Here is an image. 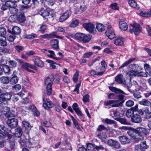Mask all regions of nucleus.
<instances>
[{"mask_svg":"<svg viewBox=\"0 0 151 151\" xmlns=\"http://www.w3.org/2000/svg\"><path fill=\"white\" fill-rule=\"evenodd\" d=\"M21 88V86L19 84H17L12 86V90L16 91H19Z\"/></svg>","mask_w":151,"mask_h":151,"instance_id":"nucleus-59","label":"nucleus"},{"mask_svg":"<svg viewBox=\"0 0 151 151\" xmlns=\"http://www.w3.org/2000/svg\"><path fill=\"white\" fill-rule=\"evenodd\" d=\"M29 94V92L24 88H22L21 91L17 93L18 95L23 99V102L25 104L28 103L29 101L28 97Z\"/></svg>","mask_w":151,"mask_h":151,"instance_id":"nucleus-8","label":"nucleus"},{"mask_svg":"<svg viewBox=\"0 0 151 151\" xmlns=\"http://www.w3.org/2000/svg\"><path fill=\"white\" fill-rule=\"evenodd\" d=\"M131 26L132 27L129 29V32L131 34L133 32L135 35H138L142 30V28L140 25L137 23H134L131 24Z\"/></svg>","mask_w":151,"mask_h":151,"instance_id":"nucleus-7","label":"nucleus"},{"mask_svg":"<svg viewBox=\"0 0 151 151\" xmlns=\"http://www.w3.org/2000/svg\"><path fill=\"white\" fill-rule=\"evenodd\" d=\"M17 15H13L10 16L9 18V20L11 22H14L17 20Z\"/></svg>","mask_w":151,"mask_h":151,"instance_id":"nucleus-48","label":"nucleus"},{"mask_svg":"<svg viewBox=\"0 0 151 151\" xmlns=\"http://www.w3.org/2000/svg\"><path fill=\"white\" fill-rule=\"evenodd\" d=\"M22 124L23 126L27 129H30L31 126L30 125L29 123L25 121L22 122Z\"/></svg>","mask_w":151,"mask_h":151,"instance_id":"nucleus-58","label":"nucleus"},{"mask_svg":"<svg viewBox=\"0 0 151 151\" xmlns=\"http://www.w3.org/2000/svg\"><path fill=\"white\" fill-rule=\"evenodd\" d=\"M87 149L89 151L104 150V148L101 146H97L94 144L89 143L87 145Z\"/></svg>","mask_w":151,"mask_h":151,"instance_id":"nucleus-10","label":"nucleus"},{"mask_svg":"<svg viewBox=\"0 0 151 151\" xmlns=\"http://www.w3.org/2000/svg\"><path fill=\"white\" fill-rule=\"evenodd\" d=\"M134 132L141 135L148 134L149 132L145 128L143 127H138L135 129Z\"/></svg>","mask_w":151,"mask_h":151,"instance_id":"nucleus-16","label":"nucleus"},{"mask_svg":"<svg viewBox=\"0 0 151 151\" xmlns=\"http://www.w3.org/2000/svg\"><path fill=\"white\" fill-rule=\"evenodd\" d=\"M115 81L119 83H125V80L122 74H119L115 77Z\"/></svg>","mask_w":151,"mask_h":151,"instance_id":"nucleus-25","label":"nucleus"},{"mask_svg":"<svg viewBox=\"0 0 151 151\" xmlns=\"http://www.w3.org/2000/svg\"><path fill=\"white\" fill-rule=\"evenodd\" d=\"M35 65L42 67L44 66V64L43 62L40 60V58L37 56H35L32 59Z\"/></svg>","mask_w":151,"mask_h":151,"instance_id":"nucleus-14","label":"nucleus"},{"mask_svg":"<svg viewBox=\"0 0 151 151\" xmlns=\"http://www.w3.org/2000/svg\"><path fill=\"white\" fill-rule=\"evenodd\" d=\"M71 14V12L70 11H67L63 13L59 18V21L63 22L67 20Z\"/></svg>","mask_w":151,"mask_h":151,"instance_id":"nucleus-18","label":"nucleus"},{"mask_svg":"<svg viewBox=\"0 0 151 151\" xmlns=\"http://www.w3.org/2000/svg\"><path fill=\"white\" fill-rule=\"evenodd\" d=\"M79 21L78 19H73L70 25L71 27H75L77 26L79 24Z\"/></svg>","mask_w":151,"mask_h":151,"instance_id":"nucleus-40","label":"nucleus"},{"mask_svg":"<svg viewBox=\"0 0 151 151\" xmlns=\"http://www.w3.org/2000/svg\"><path fill=\"white\" fill-rule=\"evenodd\" d=\"M54 104L49 99L44 98L43 99L42 106L46 110L52 108Z\"/></svg>","mask_w":151,"mask_h":151,"instance_id":"nucleus-11","label":"nucleus"},{"mask_svg":"<svg viewBox=\"0 0 151 151\" xmlns=\"http://www.w3.org/2000/svg\"><path fill=\"white\" fill-rule=\"evenodd\" d=\"M90 74L92 76H94L96 75L97 76H101L104 74V72H99L96 73L95 71L92 70L90 71Z\"/></svg>","mask_w":151,"mask_h":151,"instance_id":"nucleus-51","label":"nucleus"},{"mask_svg":"<svg viewBox=\"0 0 151 151\" xmlns=\"http://www.w3.org/2000/svg\"><path fill=\"white\" fill-rule=\"evenodd\" d=\"M12 31L14 34H18L20 33V28L16 26H14L12 29Z\"/></svg>","mask_w":151,"mask_h":151,"instance_id":"nucleus-43","label":"nucleus"},{"mask_svg":"<svg viewBox=\"0 0 151 151\" xmlns=\"http://www.w3.org/2000/svg\"><path fill=\"white\" fill-rule=\"evenodd\" d=\"M9 110V109L8 107H4L1 104H0V117L5 115L6 117L8 118L14 117L15 115L13 114L10 113L8 114Z\"/></svg>","mask_w":151,"mask_h":151,"instance_id":"nucleus-5","label":"nucleus"},{"mask_svg":"<svg viewBox=\"0 0 151 151\" xmlns=\"http://www.w3.org/2000/svg\"><path fill=\"white\" fill-rule=\"evenodd\" d=\"M15 71L13 72V74L12 75L11 78L9 79L10 83L11 84H14L17 83L18 81V79L17 77L15 75Z\"/></svg>","mask_w":151,"mask_h":151,"instance_id":"nucleus-29","label":"nucleus"},{"mask_svg":"<svg viewBox=\"0 0 151 151\" xmlns=\"http://www.w3.org/2000/svg\"><path fill=\"white\" fill-rule=\"evenodd\" d=\"M46 62L50 63V67L52 69H56V66L55 64H57L60 65V64H57L55 62L50 59L46 60Z\"/></svg>","mask_w":151,"mask_h":151,"instance_id":"nucleus-34","label":"nucleus"},{"mask_svg":"<svg viewBox=\"0 0 151 151\" xmlns=\"http://www.w3.org/2000/svg\"><path fill=\"white\" fill-rule=\"evenodd\" d=\"M79 72L76 71L73 76V80L74 82H76L78 78Z\"/></svg>","mask_w":151,"mask_h":151,"instance_id":"nucleus-57","label":"nucleus"},{"mask_svg":"<svg viewBox=\"0 0 151 151\" xmlns=\"http://www.w3.org/2000/svg\"><path fill=\"white\" fill-rule=\"evenodd\" d=\"M16 60L20 63V65L23 69H25L28 72H33V71L30 69V68L32 69L35 70L36 69V67L34 65L30 63L24 62L21 60L17 59Z\"/></svg>","mask_w":151,"mask_h":151,"instance_id":"nucleus-3","label":"nucleus"},{"mask_svg":"<svg viewBox=\"0 0 151 151\" xmlns=\"http://www.w3.org/2000/svg\"><path fill=\"white\" fill-rule=\"evenodd\" d=\"M6 40V39L5 36H0V45L2 46H6L7 43Z\"/></svg>","mask_w":151,"mask_h":151,"instance_id":"nucleus-38","label":"nucleus"},{"mask_svg":"<svg viewBox=\"0 0 151 151\" xmlns=\"http://www.w3.org/2000/svg\"><path fill=\"white\" fill-rule=\"evenodd\" d=\"M98 136L100 139H106L107 137V135L106 133L101 132L98 134Z\"/></svg>","mask_w":151,"mask_h":151,"instance_id":"nucleus-60","label":"nucleus"},{"mask_svg":"<svg viewBox=\"0 0 151 151\" xmlns=\"http://www.w3.org/2000/svg\"><path fill=\"white\" fill-rule=\"evenodd\" d=\"M75 37L78 40L86 43L88 42L91 38V35H85L81 33H77L75 35Z\"/></svg>","mask_w":151,"mask_h":151,"instance_id":"nucleus-6","label":"nucleus"},{"mask_svg":"<svg viewBox=\"0 0 151 151\" xmlns=\"http://www.w3.org/2000/svg\"><path fill=\"white\" fill-rule=\"evenodd\" d=\"M134 58L130 59L127 61L119 68V69H120L122 68L125 67L128 65L129 63L132 62L134 60Z\"/></svg>","mask_w":151,"mask_h":151,"instance_id":"nucleus-41","label":"nucleus"},{"mask_svg":"<svg viewBox=\"0 0 151 151\" xmlns=\"http://www.w3.org/2000/svg\"><path fill=\"white\" fill-rule=\"evenodd\" d=\"M119 26L121 29L125 31L128 28V26L126 22L123 21H121L119 22Z\"/></svg>","mask_w":151,"mask_h":151,"instance_id":"nucleus-30","label":"nucleus"},{"mask_svg":"<svg viewBox=\"0 0 151 151\" xmlns=\"http://www.w3.org/2000/svg\"><path fill=\"white\" fill-rule=\"evenodd\" d=\"M49 11V8H47L46 6H45L43 8H42L40 10L39 14L44 18H45L48 16L50 14Z\"/></svg>","mask_w":151,"mask_h":151,"instance_id":"nucleus-15","label":"nucleus"},{"mask_svg":"<svg viewBox=\"0 0 151 151\" xmlns=\"http://www.w3.org/2000/svg\"><path fill=\"white\" fill-rule=\"evenodd\" d=\"M22 129L20 128H18L15 130L14 136L15 137H19L22 135Z\"/></svg>","mask_w":151,"mask_h":151,"instance_id":"nucleus-39","label":"nucleus"},{"mask_svg":"<svg viewBox=\"0 0 151 151\" xmlns=\"http://www.w3.org/2000/svg\"><path fill=\"white\" fill-rule=\"evenodd\" d=\"M3 72L5 74H9L10 69L9 67L7 65H4L2 68Z\"/></svg>","mask_w":151,"mask_h":151,"instance_id":"nucleus-47","label":"nucleus"},{"mask_svg":"<svg viewBox=\"0 0 151 151\" xmlns=\"http://www.w3.org/2000/svg\"><path fill=\"white\" fill-rule=\"evenodd\" d=\"M108 144L109 145L116 149H119L120 147V145L118 142L112 139L108 141Z\"/></svg>","mask_w":151,"mask_h":151,"instance_id":"nucleus-21","label":"nucleus"},{"mask_svg":"<svg viewBox=\"0 0 151 151\" xmlns=\"http://www.w3.org/2000/svg\"><path fill=\"white\" fill-rule=\"evenodd\" d=\"M131 121L133 122L139 123L142 122V119L140 115L138 114H136L132 117Z\"/></svg>","mask_w":151,"mask_h":151,"instance_id":"nucleus-23","label":"nucleus"},{"mask_svg":"<svg viewBox=\"0 0 151 151\" xmlns=\"http://www.w3.org/2000/svg\"><path fill=\"white\" fill-rule=\"evenodd\" d=\"M140 15L143 17H147L151 16V10L148 12H141L139 14Z\"/></svg>","mask_w":151,"mask_h":151,"instance_id":"nucleus-46","label":"nucleus"},{"mask_svg":"<svg viewBox=\"0 0 151 151\" xmlns=\"http://www.w3.org/2000/svg\"><path fill=\"white\" fill-rule=\"evenodd\" d=\"M119 138L120 142L123 145L129 143L130 142V139L125 136H120Z\"/></svg>","mask_w":151,"mask_h":151,"instance_id":"nucleus-24","label":"nucleus"},{"mask_svg":"<svg viewBox=\"0 0 151 151\" xmlns=\"http://www.w3.org/2000/svg\"><path fill=\"white\" fill-rule=\"evenodd\" d=\"M87 7L84 2H82L80 4L79 7L75 11V13L76 14H81L86 9Z\"/></svg>","mask_w":151,"mask_h":151,"instance_id":"nucleus-20","label":"nucleus"},{"mask_svg":"<svg viewBox=\"0 0 151 151\" xmlns=\"http://www.w3.org/2000/svg\"><path fill=\"white\" fill-rule=\"evenodd\" d=\"M115 119L123 124H126L127 123L125 118H116Z\"/></svg>","mask_w":151,"mask_h":151,"instance_id":"nucleus-49","label":"nucleus"},{"mask_svg":"<svg viewBox=\"0 0 151 151\" xmlns=\"http://www.w3.org/2000/svg\"><path fill=\"white\" fill-rule=\"evenodd\" d=\"M17 21L20 22H23L25 20V17L23 13H19L17 14Z\"/></svg>","mask_w":151,"mask_h":151,"instance_id":"nucleus-33","label":"nucleus"},{"mask_svg":"<svg viewBox=\"0 0 151 151\" xmlns=\"http://www.w3.org/2000/svg\"><path fill=\"white\" fill-rule=\"evenodd\" d=\"M6 32L5 28L4 27H1L0 28V36H5L6 34Z\"/></svg>","mask_w":151,"mask_h":151,"instance_id":"nucleus-55","label":"nucleus"},{"mask_svg":"<svg viewBox=\"0 0 151 151\" xmlns=\"http://www.w3.org/2000/svg\"><path fill=\"white\" fill-rule=\"evenodd\" d=\"M9 65L12 68H14L16 66L17 63L16 61L13 60H9L8 61Z\"/></svg>","mask_w":151,"mask_h":151,"instance_id":"nucleus-62","label":"nucleus"},{"mask_svg":"<svg viewBox=\"0 0 151 151\" xmlns=\"http://www.w3.org/2000/svg\"><path fill=\"white\" fill-rule=\"evenodd\" d=\"M105 33L107 36L111 39H113L115 37L114 32L111 29L107 30Z\"/></svg>","mask_w":151,"mask_h":151,"instance_id":"nucleus-27","label":"nucleus"},{"mask_svg":"<svg viewBox=\"0 0 151 151\" xmlns=\"http://www.w3.org/2000/svg\"><path fill=\"white\" fill-rule=\"evenodd\" d=\"M5 127L0 126V147H3L6 145V142L4 138L6 136L7 133L5 130Z\"/></svg>","mask_w":151,"mask_h":151,"instance_id":"nucleus-4","label":"nucleus"},{"mask_svg":"<svg viewBox=\"0 0 151 151\" xmlns=\"http://www.w3.org/2000/svg\"><path fill=\"white\" fill-rule=\"evenodd\" d=\"M37 35L35 34H32L31 35H26L24 36V38L30 39H32L36 38Z\"/></svg>","mask_w":151,"mask_h":151,"instance_id":"nucleus-56","label":"nucleus"},{"mask_svg":"<svg viewBox=\"0 0 151 151\" xmlns=\"http://www.w3.org/2000/svg\"><path fill=\"white\" fill-rule=\"evenodd\" d=\"M0 80L3 83L6 84L10 82L9 78L8 77H2L0 78Z\"/></svg>","mask_w":151,"mask_h":151,"instance_id":"nucleus-42","label":"nucleus"},{"mask_svg":"<svg viewBox=\"0 0 151 151\" xmlns=\"http://www.w3.org/2000/svg\"><path fill=\"white\" fill-rule=\"evenodd\" d=\"M5 4L9 8L11 7H13V6H15L14 3L11 2L10 0H9L5 2Z\"/></svg>","mask_w":151,"mask_h":151,"instance_id":"nucleus-52","label":"nucleus"},{"mask_svg":"<svg viewBox=\"0 0 151 151\" xmlns=\"http://www.w3.org/2000/svg\"><path fill=\"white\" fill-rule=\"evenodd\" d=\"M55 37V35L53 33H52L50 34H45L42 35L41 36V37L43 38H51Z\"/></svg>","mask_w":151,"mask_h":151,"instance_id":"nucleus-45","label":"nucleus"},{"mask_svg":"<svg viewBox=\"0 0 151 151\" xmlns=\"http://www.w3.org/2000/svg\"><path fill=\"white\" fill-rule=\"evenodd\" d=\"M139 103L141 105L145 106H148L150 105V103L149 101L145 99H143L139 102Z\"/></svg>","mask_w":151,"mask_h":151,"instance_id":"nucleus-44","label":"nucleus"},{"mask_svg":"<svg viewBox=\"0 0 151 151\" xmlns=\"http://www.w3.org/2000/svg\"><path fill=\"white\" fill-rule=\"evenodd\" d=\"M124 42V39L122 37H119L115 40L114 43L116 45H123Z\"/></svg>","mask_w":151,"mask_h":151,"instance_id":"nucleus-28","label":"nucleus"},{"mask_svg":"<svg viewBox=\"0 0 151 151\" xmlns=\"http://www.w3.org/2000/svg\"><path fill=\"white\" fill-rule=\"evenodd\" d=\"M41 51L45 53L48 57L55 59L56 60H59L60 59V58L55 57V52L52 50H47L46 49H42L41 50Z\"/></svg>","mask_w":151,"mask_h":151,"instance_id":"nucleus-13","label":"nucleus"},{"mask_svg":"<svg viewBox=\"0 0 151 151\" xmlns=\"http://www.w3.org/2000/svg\"><path fill=\"white\" fill-rule=\"evenodd\" d=\"M19 142L20 143H21L22 145H23L22 143H23L24 144L25 143L26 145L28 146L31 145L30 142V140L29 139H25L22 141L20 140V141H19Z\"/></svg>","mask_w":151,"mask_h":151,"instance_id":"nucleus-54","label":"nucleus"},{"mask_svg":"<svg viewBox=\"0 0 151 151\" xmlns=\"http://www.w3.org/2000/svg\"><path fill=\"white\" fill-rule=\"evenodd\" d=\"M72 107L76 113V114L79 116H81L82 114L79 109L78 107V105L76 103H75L73 104L72 106Z\"/></svg>","mask_w":151,"mask_h":151,"instance_id":"nucleus-26","label":"nucleus"},{"mask_svg":"<svg viewBox=\"0 0 151 151\" xmlns=\"http://www.w3.org/2000/svg\"><path fill=\"white\" fill-rule=\"evenodd\" d=\"M83 26L86 30L91 33H93L95 30L94 24L91 22L84 23Z\"/></svg>","mask_w":151,"mask_h":151,"instance_id":"nucleus-12","label":"nucleus"},{"mask_svg":"<svg viewBox=\"0 0 151 151\" xmlns=\"http://www.w3.org/2000/svg\"><path fill=\"white\" fill-rule=\"evenodd\" d=\"M139 114L144 116V117L146 119H150L151 118V112L149 109L145 108L143 110L139 111Z\"/></svg>","mask_w":151,"mask_h":151,"instance_id":"nucleus-19","label":"nucleus"},{"mask_svg":"<svg viewBox=\"0 0 151 151\" xmlns=\"http://www.w3.org/2000/svg\"><path fill=\"white\" fill-rule=\"evenodd\" d=\"M6 122L8 125L12 128L15 127L18 124L17 119L14 118L8 119Z\"/></svg>","mask_w":151,"mask_h":151,"instance_id":"nucleus-17","label":"nucleus"},{"mask_svg":"<svg viewBox=\"0 0 151 151\" xmlns=\"http://www.w3.org/2000/svg\"><path fill=\"white\" fill-rule=\"evenodd\" d=\"M54 78L53 76L50 75L46 78L44 80V84L46 86V94L50 95L52 93V85L53 83Z\"/></svg>","mask_w":151,"mask_h":151,"instance_id":"nucleus-2","label":"nucleus"},{"mask_svg":"<svg viewBox=\"0 0 151 151\" xmlns=\"http://www.w3.org/2000/svg\"><path fill=\"white\" fill-rule=\"evenodd\" d=\"M139 146H140V147L145 150V149L147 148V145L146 144V142L144 141L142 142Z\"/></svg>","mask_w":151,"mask_h":151,"instance_id":"nucleus-63","label":"nucleus"},{"mask_svg":"<svg viewBox=\"0 0 151 151\" xmlns=\"http://www.w3.org/2000/svg\"><path fill=\"white\" fill-rule=\"evenodd\" d=\"M128 3L132 7L135 8L137 6V3L135 0H129Z\"/></svg>","mask_w":151,"mask_h":151,"instance_id":"nucleus-53","label":"nucleus"},{"mask_svg":"<svg viewBox=\"0 0 151 151\" xmlns=\"http://www.w3.org/2000/svg\"><path fill=\"white\" fill-rule=\"evenodd\" d=\"M9 10L10 13L12 14L17 15L18 13V10L17 8L15 7V6L13 7H11L9 8Z\"/></svg>","mask_w":151,"mask_h":151,"instance_id":"nucleus-36","label":"nucleus"},{"mask_svg":"<svg viewBox=\"0 0 151 151\" xmlns=\"http://www.w3.org/2000/svg\"><path fill=\"white\" fill-rule=\"evenodd\" d=\"M96 28L100 32L104 31L105 29L104 25L100 23H98L96 24Z\"/></svg>","mask_w":151,"mask_h":151,"instance_id":"nucleus-35","label":"nucleus"},{"mask_svg":"<svg viewBox=\"0 0 151 151\" xmlns=\"http://www.w3.org/2000/svg\"><path fill=\"white\" fill-rule=\"evenodd\" d=\"M134 113V111L132 109H128L126 111V115L128 117H131Z\"/></svg>","mask_w":151,"mask_h":151,"instance_id":"nucleus-50","label":"nucleus"},{"mask_svg":"<svg viewBox=\"0 0 151 151\" xmlns=\"http://www.w3.org/2000/svg\"><path fill=\"white\" fill-rule=\"evenodd\" d=\"M47 28V26L46 25H42L40 27V29L39 31L41 32L42 33H43L45 32V30Z\"/></svg>","mask_w":151,"mask_h":151,"instance_id":"nucleus-64","label":"nucleus"},{"mask_svg":"<svg viewBox=\"0 0 151 151\" xmlns=\"http://www.w3.org/2000/svg\"><path fill=\"white\" fill-rule=\"evenodd\" d=\"M144 68L146 73L151 76V67L148 64L146 63L144 65Z\"/></svg>","mask_w":151,"mask_h":151,"instance_id":"nucleus-37","label":"nucleus"},{"mask_svg":"<svg viewBox=\"0 0 151 151\" xmlns=\"http://www.w3.org/2000/svg\"><path fill=\"white\" fill-rule=\"evenodd\" d=\"M101 64L102 65V69L101 72H105V69H106L107 65L105 61H102L101 62Z\"/></svg>","mask_w":151,"mask_h":151,"instance_id":"nucleus-61","label":"nucleus"},{"mask_svg":"<svg viewBox=\"0 0 151 151\" xmlns=\"http://www.w3.org/2000/svg\"><path fill=\"white\" fill-rule=\"evenodd\" d=\"M58 41L56 39L52 40H51L50 42L51 46L53 48L55 49L58 48Z\"/></svg>","mask_w":151,"mask_h":151,"instance_id":"nucleus-32","label":"nucleus"},{"mask_svg":"<svg viewBox=\"0 0 151 151\" xmlns=\"http://www.w3.org/2000/svg\"><path fill=\"white\" fill-rule=\"evenodd\" d=\"M143 69V68L138 64H131L129 66V70L126 74L127 77H128L130 81L131 78L133 76L147 77V74L146 73L139 71Z\"/></svg>","mask_w":151,"mask_h":151,"instance_id":"nucleus-1","label":"nucleus"},{"mask_svg":"<svg viewBox=\"0 0 151 151\" xmlns=\"http://www.w3.org/2000/svg\"><path fill=\"white\" fill-rule=\"evenodd\" d=\"M118 100H109L104 102V105L107 108L118 107L119 106Z\"/></svg>","mask_w":151,"mask_h":151,"instance_id":"nucleus-9","label":"nucleus"},{"mask_svg":"<svg viewBox=\"0 0 151 151\" xmlns=\"http://www.w3.org/2000/svg\"><path fill=\"white\" fill-rule=\"evenodd\" d=\"M109 88L112 91L115 93H122L126 94V93L123 91L115 87L112 86H109Z\"/></svg>","mask_w":151,"mask_h":151,"instance_id":"nucleus-31","label":"nucleus"},{"mask_svg":"<svg viewBox=\"0 0 151 151\" xmlns=\"http://www.w3.org/2000/svg\"><path fill=\"white\" fill-rule=\"evenodd\" d=\"M12 95L10 93H3L0 96V100L3 101L9 100L10 99Z\"/></svg>","mask_w":151,"mask_h":151,"instance_id":"nucleus-22","label":"nucleus"}]
</instances>
